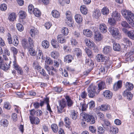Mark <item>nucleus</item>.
I'll use <instances>...</instances> for the list:
<instances>
[{
    "instance_id": "nucleus-1",
    "label": "nucleus",
    "mask_w": 134,
    "mask_h": 134,
    "mask_svg": "<svg viewBox=\"0 0 134 134\" xmlns=\"http://www.w3.org/2000/svg\"><path fill=\"white\" fill-rule=\"evenodd\" d=\"M28 42L27 40L25 39H23L21 41L22 46L25 49H29L31 47H34V41L30 37L28 38Z\"/></svg>"
},
{
    "instance_id": "nucleus-2",
    "label": "nucleus",
    "mask_w": 134,
    "mask_h": 134,
    "mask_svg": "<svg viewBox=\"0 0 134 134\" xmlns=\"http://www.w3.org/2000/svg\"><path fill=\"white\" fill-rule=\"evenodd\" d=\"M66 106V102L65 99L60 100L59 102V105L57 106L58 113H62L64 112L65 110L64 108Z\"/></svg>"
},
{
    "instance_id": "nucleus-3",
    "label": "nucleus",
    "mask_w": 134,
    "mask_h": 134,
    "mask_svg": "<svg viewBox=\"0 0 134 134\" xmlns=\"http://www.w3.org/2000/svg\"><path fill=\"white\" fill-rule=\"evenodd\" d=\"M97 87L96 86L93 85L90 86L88 88V96L90 98H93L95 96L96 89Z\"/></svg>"
},
{
    "instance_id": "nucleus-4",
    "label": "nucleus",
    "mask_w": 134,
    "mask_h": 134,
    "mask_svg": "<svg viewBox=\"0 0 134 134\" xmlns=\"http://www.w3.org/2000/svg\"><path fill=\"white\" fill-rule=\"evenodd\" d=\"M83 116L86 121L89 122L91 124H93L95 122V118L93 115L88 114H85Z\"/></svg>"
},
{
    "instance_id": "nucleus-5",
    "label": "nucleus",
    "mask_w": 134,
    "mask_h": 134,
    "mask_svg": "<svg viewBox=\"0 0 134 134\" xmlns=\"http://www.w3.org/2000/svg\"><path fill=\"white\" fill-rule=\"evenodd\" d=\"M35 68L37 70L38 72L44 76L45 77L46 79H48L49 77V76L47 74L44 69H42L39 65H37L35 66Z\"/></svg>"
},
{
    "instance_id": "nucleus-6",
    "label": "nucleus",
    "mask_w": 134,
    "mask_h": 134,
    "mask_svg": "<svg viewBox=\"0 0 134 134\" xmlns=\"http://www.w3.org/2000/svg\"><path fill=\"white\" fill-rule=\"evenodd\" d=\"M35 68L37 70L38 72L44 76L45 77L46 79H48L49 77V76L47 74L44 69H42L39 65H37L35 66Z\"/></svg>"
},
{
    "instance_id": "nucleus-7",
    "label": "nucleus",
    "mask_w": 134,
    "mask_h": 134,
    "mask_svg": "<svg viewBox=\"0 0 134 134\" xmlns=\"http://www.w3.org/2000/svg\"><path fill=\"white\" fill-rule=\"evenodd\" d=\"M35 68L37 70L38 72L44 76L45 77L46 79H48L49 77V76L47 74L44 69H42L39 65H37L35 66Z\"/></svg>"
},
{
    "instance_id": "nucleus-8",
    "label": "nucleus",
    "mask_w": 134,
    "mask_h": 134,
    "mask_svg": "<svg viewBox=\"0 0 134 134\" xmlns=\"http://www.w3.org/2000/svg\"><path fill=\"white\" fill-rule=\"evenodd\" d=\"M111 16L112 18L116 21L120 20L121 18L120 14L117 11H115L113 12Z\"/></svg>"
},
{
    "instance_id": "nucleus-9",
    "label": "nucleus",
    "mask_w": 134,
    "mask_h": 134,
    "mask_svg": "<svg viewBox=\"0 0 134 134\" xmlns=\"http://www.w3.org/2000/svg\"><path fill=\"white\" fill-rule=\"evenodd\" d=\"M85 42L86 45L91 48L94 49V48L95 44L92 41L88 39H85Z\"/></svg>"
},
{
    "instance_id": "nucleus-10",
    "label": "nucleus",
    "mask_w": 134,
    "mask_h": 134,
    "mask_svg": "<svg viewBox=\"0 0 134 134\" xmlns=\"http://www.w3.org/2000/svg\"><path fill=\"white\" fill-rule=\"evenodd\" d=\"M123 96L126 97L129 100H130L132 97V94L127 90H126L123 93Z\"/></svg>"
},
{
    "instance_id": "nucleus-11",
    "label": "nucleus",
    "mask_w": 134,
    "mask_h": 134,
    "mask_svg": "<svg viewBox=\"0 0 134 134\" xmlns=\"http://www.w3.org/2000/svg\"><path fill=\"white\" fill-rule=\"evenodd\" d=\"M127 21L130 25L133 26L134 25V14L131 12Z\"/></svg>"
},
{
    "instance_id": "nucleus-12",
    "label": "nucleus",
    "mask_w": 134,
    "mask_h": 134,
    "mask_svg": "<svg viewBox=\"0 0 134 134\" xmlns=\"http://www.w3.org/2000/svg\"><path fill=\"white\" fill-rule=\"evenodd\" d=\"M73 52L78 58L80 57L82 55V51L79 48H75L74 49Z\"/></svg>"
},
{
    "instance_id": "nucleus-13",
    "label": "nucleus",
    "mask_w": 134,
    "mask_h": 134,
    "mask_svg": "<svg viewBox=\"0 0 134 134\" xmlns=\"http://www.w3.org/2000/svg\"><path fill=\"white\" fill-rule=\"evenodd\" d=\"M103 120L104 122L103 125V127L107 130H109V128L111 127V124L110 122L106 119H104Z\"/></svg>"
},
{
    "instance_id": "nucleus-14",
    "label": "nucleus",
    "mask_w": 134,
    "mask_h": 134,
    "mask_svg": "<svg viewBox=\"0 0 134 134\" xmlns=\"http://www.w3.org/2000/svg\"><path fill=\"white\" fill-rule=\"evenodd\" d=\"M65 98L66 100V105L67 106L68 108H69L72 106L73 105V101L68 96H66Z\"/></svg>"
},
{
    "instance_id": "nucleus-15",
    "label": "nucleus",
    "mask_w": 134,
    "mask_h": 134,
    "mask_svg": "<svg viewBox=\"0 0 134 134\" xmlns=\"http://www.w3.org/2000/svg\"><path fill=\"white\" fill-rule=\"evenodd\" d=\"M85 62L86 64L89 66V68L91 70L92 69L94 65V63L93 61L90 59H88L85 60Z\"/></svg>"
},
{
    "instance_id": "nucleus-16",
    "label": "nucleus",
    "mask_w": 134,
    "mask_h": 134,
    "mask_svg": "<svg viewBox=\"0 0 134 134\" xmlns=\"http://www.w3.org/2000/svg\"><path fill=\"white\" fill-rule=\"evenodd\" d=\"M111 48L109 46H106L104 47L103 50V53L105 54H109L112 51Z\"/></svg>"
},
{
    "instance_id": "nucleus-17",
    "label": "nucleus",
    "mask_w": 134,
    "mask_h": 134,
    "mask_svg": "<svg viewBox=\"0 0 134 134\" xmlns=\"http://www.w3.org/2000/svg\"><path fill=\"white\" fill-rule=\"evenodd\" d=\"M99 109L101 111H105L108 110L110 109L109 105L107 104H103L99 107Z\"/></svg>"
},
{
    "instance_id": "nucleus-18",
    "label": "nucleus",
    "mask_w": 134,
    "mask_h": 134,
    "mask_svg": "<svg viewBox=\"0 0 134 134\" xmlns=\"http://www.w3.org/2000/svg\"><path fill=\"white\" fill-rule=\"evenodd\" d=\"M31 124H38L40 122L39 119L37 117L29 116Z\"/></svg>"
},
{
    "instance_id": "nucleus-19",
    "label": "nucleus",
    "mask_w": 134,
    "mask_h": 134,
    "mask_svg": "<svg viewBox=\"0 0 134 134\" xmlns=\"http://www.w3.org/2000/svg\"><path fill=\"white\" fill-rule=\"evenodd\" d=\"M103 94L104 97L107 99H110L113 96V93L109 90H106L103 92Z\"/></svg>"
},
{
    "instance_id": "nucleus-20",
    "label": "nucleus",
    "mask_w": 134,
    "mask_h": 134,
    "mask_svg": "<svg viewBox=\"0 0 134 134\" xmlns=\"http://www.w3.org/2000/svg\"><path fill=\"white\" fill-rule=\"evenodd\" d=\"M131 12L130 11H127L123 9L121 11V13L122 15L127 20Z\"/></svg>"
},
{
    "instance_id": "nucleus-21",
    "label": "nucleus",
    "mask_w": 134,
    "mask_h": 134,
    "mask_svg": "<svg viewBox=\"0 0 134 134\" xmlns=\"http://www.w3.org/2000/svg\"><path fill=\"white\" fill-rule=\"evenodd\" d=\"M83 33L84 35L89 37H91L93 35L92 31L88 29H84L83 31Z\"/></svg>"
},
{
    "instance_id": "nucleus-22",
    "label": "nucleus",
    "mask_w": 134,
    "mask_h": 134,
    "mask_svg": "<svg viewBox=\"0 0 134 134\" xmlns=\"http://www.w3.org/2000/svg\"><path fill=\"white\" fill-rule=\"evenodd\" d=\"M73 59V58L71 55H68L65 57L64 61L66 63H71Z\"/></svg>"
},
{
    "instance_id": "nucleus-23",
    "label": "nucleus",
    "mask_w": 134,
    "mask_h": 134,
    "mask_svg": "<svg viewBox=\"0 0 134 134\" xmlns=\"http://www.w3.org/2000/svg\"><path fill=\"white\" fill-rule=\"evenodd\" d=\"M99 28L100 31L102 33H105L107 31V27L104 24H100Z\"/></svg>"
},
{
    "instance_id": "nucleus-24",
    "label": "nucleus",
    "mask_w": 134,
    "mask_h": 134,
    "mask_svg": "<svg viewBox=\"0 0 134 134\" xmlns=\"http://www.w3.org/2000/svg\"><path fill=\"white\" fill-rule=\"evenodd\" d=\"M10 67V64L8 65L6 63H4L3 62L0 64V68L3 70H8Z\"/></svg>"
},
{
    "instance_id": "nucleus-25",
    "label": "nucleus",
    "mask_w": 134,
    "mask_h": 134,
    "mask_svg": "<svg viewBox=\"0 0 134 134\" xmlns=\"http://www.w3.org/2000/svg\"><path fill=\"white\" fill-rule=\"evenodd\" d=\"M125 86L126 90L129 91H131L133 88V85L130 82H127L125 83Z\"/></svg>"
},
{
    "instance_id": "nucleus-26",
    "label": "nucleus",
    "mask_w": 134,
    "mask_h": 134,
    "mask_svg": "<svg viewBox=\"0 0 134 134\" xmlns=\"http://www.w3.org/2000/svg\"><path fill=\"white\" fill-rule=\"evenodd\" d=\"M116 32L114 31L112 35L113 37L117 39H119L121 38V36L118 29L116 30Z\"/></svg>"
},
{
    "instance_id": "nucleus-27",
    "label": "nucleus",
    "mask_w": 134,
    "mask_h": 134,
    "mask_svg": "<svg viewBox=\"0 0 134 134\" xmlns=\"http://www.w3.org/2000/svg\"><path fill=\"white\" fill-rule=\"evenodd\" d=\"M100 11L98 9H96L93 12L92 16L96 19L98 18L100 16Z\"/></svg>"
},
{
    "instance_id": "nucleus-28",
    "label": "nucleus",
    "mask_w": 134,
    "mask_h": 134,
    "mask_svg": "<svg viewBox=\"0 0 134 134\" xmlns=\"http://www.w3.org/2000/svg\"><path fill=\"white\" fill-rule=\"evenodd\" d=\"M122 82L121 81H119L117 83H115L114 85L113 89L114 91H116L119 88L121 87Z\"/></svg>"
},
{
    "instance_id": "nucleus-29",
    "label": "nucleus",
    "mask_w": 134,
    "mask_h": 134,
    "mask_svg": "<svg viewBox=\"0 0 134 134\" xmlns=\"http://www.w3.org/2000/svg\"><path fill=\"white\" fill-rule=\"evenodd\" d=\"M97 60L99 62H103L105 59L104 56L101 54H99L96 56Z\"/></svg>"
},
{
    "instance_id": "nucleus-30",
    "label": "nucleus",
    "mask_w": 134,
    "mask_h": 134,
    "mask_svg": "<svg viewBox=\"0 0 134 134\" xmlns=\"http://www.w3.org/2000/svg\"><path fill=\"white\" fill-rule=\"evenodd\" d=\"M65 123V126L67 128L69 129L71 127V122L70 119L68 117H66L64 119Z\"/></svg>"
},
{
    "instance_id": "nucleus-31",
    "label": "nucleus",
    "mask_w": 134,
    "mask_h": 134,
    "mask_svg": "<svg viewBox=\"0 0 134 134\" xmlns=\"http://www.w3.org/2000/svg\"><path fill=\"white\" fill-rule=\"evenodd\" d=\"M65 23L69 27H72L74 25V22L72 19H65Z\"/></svg>"
},
{
    "instance_id": "nucleus-32",
    "label": "nucleus",
    "mask_w": 134,
    "mask_h": 134,
    "mask_svg": "<svg viewBox=\"0 0 134 134\" xmlns=\"http://www.w3.org/2000/svg\"><path fill=\"white\" fill-rule=\"evenodd\" d=\"M75 18L76 21L78 23H80L82 21V17L80 14H76L75 16Z\"/></svg>"
},
{
    "instance_id": "nucleus-33",
    "label": "nucleus",
    "mask_w": 134,
    "mask_h": 134,
    "mask_svg": "<svg viewBox=\"0 0 134 134\" xmlns=\"http://www.w3.org/2000/svg\"><path fill=\"white\" fill-rule=\"evenodd\" d=\"M38 30L36 28L31 29L30 31V34L31 36L33 37L37 35L38 34Z\"/></svg>"
},
{
    "instance_id": "nucleus-34",
    "label": "nucleus",
    "mask_w": 134,
    "mask_h": 134,
    "mask_svg": "<svg viewBox=\"0 0 134 134\" xmlns=\"http://www.w3.org/2000/svg\"><path fill=\"white\" fill-rule=\"evenodd\" d=\"M34 47H31L28 49L29 53L32 56H35L37 52L33 48Z\"/></svg>"
},
{
    "instance_id": "nucleus-35",
    "label": "nucleus",
    "mask_w": 134,
    "mask_h": 134,
    "mask_svg": "<svg viewBox=\"0 0 134 134\" xmlns=\"http://www.w3.org/2000/svg\"><path fill=\"white\" fill-rule=\"evenodd\" d=\"M105 87V83L101 81L98 84V89L97 92L98 93L100 90L104 89Z\"/></svg>"
},
{
    "instance_id": "nucleus-36",
    "label": "nucleus",
    "mask_w": 134,
    "mask_h": 134,
    "mask_svg": "<svg viewBox=\"0 0 134 134\" xmlns=\"http://www.w3.org/2000/svg\"><path fill=\"white\" fill-rule=\"evenodd\" d=\"M113 46L114 50L115 51H119L121 49L120 44L116 42L113 43Z\"/></svg>"
},
{
    "instance_id": "nucleus-37",
    "label": "nucleus",
    "mask_w": 134,
    "mask_h": 134,
    "mask_svg": "<svg viewBox=\"0 0 134 134\" xmlns=\"http://www.w3.org/2000/svg\"><path fill=\"white\" fill-rule=\"evenodd\" d=\"M102 35L98 32H96L94 36V39L97 41L101 40L102 38Z\"/></svg>"
},
{
    "instance_id": "nucleus-38",
    "label": "nucleus",
    "mask_w": 134,
    "mask_h": 134,
    "mask_svg": "<svg viewBox=\"0 0 134 134\" xmlns=\"http://www.w3.org/2000/svg\"><path fill=\"white\" fill-rule=\"evenodd\" d=\"M16 18V15L14 13H12L10 14L8 17L9 20L10 21H14Z\"/></svg>"
},
{
    "instance_id": "nucleus-39",
    "label": "nucleus",
    "mask_w": 134,
    "mask_h": 134,
    "mask_svg": "<svg viewBox=\"0 0 134 134\" xmlns=\"http://www.w3.org/2000/svg\"><path fill=\"white\" fill-rule=\"evenodd\" d=\"M80 10L81 13L83 14L86 15L87 13V8L85 5H83L81 7Z\"/></svg>"
},
{
    "instance_id": "nucleus-40",
    "label": "nucleus",
    "mask_w": 134,
    "mask_h": 134,
    "mask_svg": "<svg viewBox=\"0 0 134 134\" xmlns=\"http://www.w3.org/2000/svg\"><path fill=\"white\" fill-rule=\"evenodd\" d=\"M101 12L103 15H108L109 12V10L108 8L105 7L101 10Z\"/></svg>"
},
{
    "instance_id": "nucleus-41",
    "label": "nucleus",
    "mask_w": 134,
    "mask_h": 134,
    "mask_svg": "<svg viewBox=\"0 0 134 134\" xmlns=\"http://www.w3.org/2000/svg\"><path fill=\"white\" fill-rule=\"evenodd\" d=\"M77 112L74 110H72L71 112L70 116L73 120H75L77 119Z\"/></svg>"
},
{
    "instance_id": "nucleus-42",
    "label": "nucleus",
    "mask_w": 134,
    "mask_h": 134,
    "mask_svg": "<svg viewBox=\"0 0 134 134\" xmlns=\"http://www.w3.org/2000/svg\"><path fill=\"white\" fill-rule=\"evenodd\" d=\"M123 41L126 44L127 46L130 47L132 45V42L130 41L129 39L127 38H124L123 39Z\"/></svg>"
},
{
    "instance_id": "nucleus-43",
    "label": "nucleus",
    "mask_w": 134,
    "mask_h": 134,
    "mask_svg": "<svg viewBox=\"0 0 134 134\" xmlns=\"http://www.w3.org/2000/svg\"><path fill=\"white\" fill-rule=\"evenodd\" d=\"M10 50L13 53L14 59L15 60L16 58L15 55L17 54L18 52L17 49L14 47H12L10 48Z\"/></svg>"
},
{
    "instance_id": "nucleus-44",
    "label": "nucleus",
    "mask_w": 134,
    "mask_h": 134,
    "mask_svg": "<svg viewBox=\"0 0 134 134\" xmlns=\"http://www.w3.org/2000/svg\"><path fill=\"white\" fill-rule=\"evenodd\" d=\"M52 14L54 18H58L60 17V14L59 12L56 10H53L52 12Z\"/></svg>"
},
{
    "instance_id": "nucleus-45",
    "label": "nucleus",
    "mask_w": 134,
    "mask_h": 134,
    "mask_svg": "<svg viewBox=\"0 0 134 134\" xmlns=\"http://www.w3.org/2000/svg\"><path fill=\"white\" fill-rule=\"evenodd\" d=\"M57 40L58 42L61 43H64L66 42V40L64 37L60 35H58L57 37Z\"/></svg>"
},
{
    "instance_id": "nucleus-46",
    "label": "nucleus",
    "mask_w": 134,
    "mask_h": 134,
    "mask_svg": "<svg viewBox=\"0 0 134 134\" xmlns=\"http://www.w3.org/2000/svg\"><path fill=\"white\" fill-rule=\"evenodd\" d=\"M33 13L34 15L37 17H39L41 15V13L40 11L36 8L34 9Z\"/></svg>"
},
{
    "instance_id": "nucleus-47",
    "label": "nucleus",
    "mask_w": 134,
    "mask_h": 134,
    "mask_svg": "<svg viewBox=\"0 0 134 134\" xmlns=\"http://www.w3.org/2000/svg\"><path fill=\"white\" fill-rule=\"evenodd\" d=\"M42 46L45 48H47L49 46V43L47 40L43 41L42 43Z\"/></svg>"
},
{
    "instance_id": "nucleus-48",
    "label": "nucleus",
    "mask_w": 134,
    "mask_h": 134,
    "mask_svg": "<svg viewBox=\"0 0 134 134\" xmlns=\"http://www.w3.org/2000/svg\"><path fill=\"white\" fill-rule=\"evenodd\" d=\"M51 44L54 48H57L59 47L58 43L54 39H53L51 41Z\"/></svg>"
},
{
    "instance_id": "nucleus-49",
    "label": "nucleus",
    "mask_w": 134,
    "mask_h": 134,
    "mask_svg": "<svg viewBox=\"0 0 134 134\" xmlns=\"http://www.w3.org/2000/svg\"><path fill=\"white\" fill-rule=\"evenodd\" d=\"M19 15L20 18L23 19L25 18L26 16V14L24 11L20 10L19 12Z\"/></svg>"
},
{
    "instance_id": "nucleus-50",
    "label": "nucleus",
    "mask_w": 134,
    "mask_h": 134,
    "mask_svg": "<svg viewBox=\"0 0 134 134\" xmlns=\"http://www.w3.org/2000/svg\"><path fill=\"white\" fill-rule=\"evenodd\" d=\"M1 124L3 126L5 127L8 126V120L5 119H3L1 120Z\"/></svg>"
},
{
    "instance_id": "nucleus-51",
    "label": "nucleus",
    "mask_w": 134,
    "mask_h": 134,
    "mask_svg": "<svg viewBox=\"0 0 134 134\" xmlns=\"http://www.w3.org/2000/svg\"><path fill=\"white\" fill-rule=\"evenodd\" d=\"M97 72L99 75H104L105 73V70L104 67H101L97 70Z\"/></svg>"
},
{
    "instance_id": "nucleus-52",
    "label": "nucleus",
    "mask_w": 134,
    "mask_h": 134,
    "mask_svg": "<svg viewBox=\"0 0 134 134\" xmlns=\"http://www.w3.org/2000/svg\"><path fill=\"white\" fill-rule=\"evenodd\" d=\"M128 37L130 39L134 40V31H128L127 33Z\"/></svg>"
},
{
    "instance_id": "nucleus-53",
    "label": "nucleus",
    "mask_w": 134,
    "mask_h": 134,
    "mask_svg": "<svg viewBox=\"0 0 134 134\" xmlns=\"http://www.w3.org/2000/svg\"><path fill=\"white\" fill-rule=\"evenodd\" d=\"M51 128L53 132L56 133L58 131V128L57 125L55 124H53L51 125Z\"/></svg>"
},
{
    "instance_id": "nucleus-54",
    "label": "nucleus",
    "mask_w": 134,
    "mask_h": 134,
    "mask_svg": "<svg viewBox=\"0 0 134 134\" xmlns=\"http://www.w3.org/2000/svg\"><path fill=\"white\" fill-rule=\"evenodd\" d=\"M30 114L31 115L30 116H32L33 117L34 116V115L38 116V111H35L34 110L32 109L30 110Z\"/></svg>"
},
{
    "instance_id": "nucleus-55",
    "label": "nucleus",
    "mask_w": 134,
    "mask_h": 134,
    "mask_svg": "<svg viewBox=\"0 0 134 134\" xmlns=\"http://www.w3.org/2000/svg\"><path fill=\"white\" fill-rule=\"evenodd\" d=\"M45 62L47 64L51 65L53 63V61L50 57H46L45 59Z\"/></svg>"
},
{
    "instance_id": "nucleus-56",
    "label": "nucleus",
    "mask_w": 134,
    "mask_h": 134,
    "mask_svg": "<svg viewBox=\"0 0 134 134\" xmlns=\"http://www.w3.org/2000/svg\"><path fill=\"white\" fill-rule=\"evenodd\" d=\"M80 105L81 106V110L82 111H85L87 108L88 107L87 104L86 105L84 102H81L80 103Z\"/></svg>"
},
{
    "instance_id": "nucleus-57",
    "label": "nucleus",
    "mask_w": 134,
    "mask_h": 134,
    "mask_svg": "<svg viewBox=\"0 0 134 134\" xmlns=\"http://www.w3.org/2000/svg\"><path fill=\"white\" fill-rule=\"evenodd\" d=\"M117 28L115 27H114L113 26H111L109 27L108 29V30L110 33V34L112 35L114 31L116 32V30L117 29Z\"/></svg>"
},
{
    "instance_id": "nucleus-58",
    "label": "nucleus",
    "mask_w": 134,
    "mask_h": 134,
    "mask_svg": "<svg viewBox=\"0 0 134 134\" xmlns=\"http://www.w3.org/2000/svg\"><path fill=\"white\" fill-rule=\"evenodd\" d=\"M85 51L89 57L90 58L92 57L93 55L92 52L91 50L88 49L86 48L85 49Z\"/></svg>"
},
{
    "instance_id": "nucleus-59",
    "label": "nucleus",
    "mask_w": 134,
    "mask_h": 134,
    "mask_svg": "<svg viewBox=\"0 0 134 134\" xmlns=\"http://www.w3.org/2000/svg\"><path fill=\"white\" fill-rule=\"evenodd\" d=\"M66 19H72V14L71 12L69 11H67L66 12Z\"/></svg>"
},
{
    "instance_id": "nucleus-60",
    "label": "nucleus",
    "mask_w": 134,
    "mask_h": 134,
    "mask_svg": "<svg viewBox=\"0 0 134 134\" xmlns=\"http://www.w3.org/2000/svg\"><path fill=\"white\" fill-rule=\"evenodd\" d=\"M62 33L65 36L66 35L69 33V30L68 28L66 27L63 28L62 31Z\"/></svg>"
},
{
    "instance_id": "nucleus-61",
    "label": "nucleus",
    "mask_w": 134,
    "mask_h": 134,
    "mask_svg": "<svg viewBox=\"0 0 134 134\" xmlns=\"http://www.w3.org/2000/svg\"><path fill=\"white\" fill-rule=\"evenodd\" d=\"M110 132L113 134H116L118 132V129L117 127H110Z\"/></svg>"
},
{
    "instance_id": "nucleus-62",
    "label": "nucleus",
    "mask_w": 134,
    "mask_h": 134,
    "mask_svg": "<svg viewBox=\"0 0 134 134\" xmlns=\"http://www.w3.org/2000/svg\"><path fill=\"white\" fill-rule=\"evenodd\" d=\"M116 21V20L113 19V18H109L108 23L111 25H114L115 24Z\"/></svg>"
},
{
    "instance_id": "nucleus-63",
    "label": "nucleus",
    "mask_w": 134,
    "mask_h": 134,
    "mask_svg": "<svg viewBox=\"0 0 134 134\" xmlns=\"http://www.w3.org/2000/svg\"><path fill=\"white\" fill-rule=\"evenodd\" d=\"M37 59H41L42 60L44 59V58L43 56V54L42 51L39 50V52L37 55Z\"/></svg>"
},
{
    "instance_id": "nucleus-64",
    "label": "nucleus",
    "mask_w": 134,
    "mask_h": 134,
    "mask_svg": "<svg viewBox=\"0 0 134 134\" xmlns=\"http://www.w3.org/2000/svg\"><path fill=\"white\" fill-rule=\"evenodd\" d=\"M16 26L18 30L20 31H22L24 30L23 26L20 24L18 23L17 24Z\"/></svg>"
}]
</instances>
